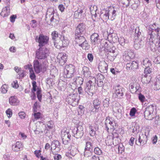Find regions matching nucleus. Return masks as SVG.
Returning <instances> with one entry per match:
<instances>
[{"mask_svg":"<svg viewBox=\"0 0 160 160\" xmlns=\"http://www.w3.org/2000/svg\"><path fill=\"white\" fill-rule=\"evenodd\" d=\"M49 38L48 36L44 35L43 34H40L38 37L37 36L35 38L36 41L39 43L38 46L42 47L47 44L49 41Z\"/></svg>","mask_w":160,"mask_h":160,"instance_id":"nucleus-4","label":"nucleus"},{"mask_svg":"<svg viewBox=\"0 0 160 160\" xmlns=\"http://www.w3.org/2000/svg\"><path fill=\"white\" fill-rule=\"evenodd\" d=\"M116 123L113 118L108 116L106 118L105 121V125L106 130L107 132L110 133L113 132L115 129V127Z\"/></svg>","mask_w":160,"mask_h":160,"instance_id":"nucleus-2","label":"nucleus"},{"mask_svg":"<svg viewBox=\"0 0 160 160\" xmlns=\"http://www.w3.org/2000/svg\"><path fill=\"white\" fill-rule=\"evenodd\" d=\"M32 92H34L36 90V88L37 87L36 82L35 81H33L32 82Z\"/></svg>","mask_w":160,"mask_h":160,"instance_id":"nucleus-50","label":"nucleus"},{"mask_svg":"<svg viewBox=\"0 0 160 160\" xmlns=\"http://www.w3.org/2000/svg\"><path fill=\"white\" fill-rule=\"evenodd\" d=\"M113 110L115 112H119V108L118 104H115L113 106L112 108Z\"/></svg>","mask_w":160,"mask_h":160,"instance_id":"nucleus-55","label":"nucleus"},{"mask_svg":"<svg viewBox=\"0 0 160 160\" xmlns=\"http://www.w3.org/2000/svg\"><path fill=\"white\" fill-rule=\"evenodd\" d=\"M17 16L16 15H11L10 18V21L13 22L15 21V20Z\"/></svg>","mask_w":160,"mask_h":160,"instance_id":"nucleus-63","label":"nucleus"},{"mask_svg":"<svg viewBox=\"0 0 160 160\" xmlns=\"http://www.w3.org/2000/svg\"><path fill=\"white\" fill-rule=\"evenodd\" d=\"M112 134V138H110V137H108L105 140L106 143L107 145L110 146L113 143V140L114 138V135L112 132H111Z\"/></svg>","mask_w":160,"mask_h":160,"instance_id":"nucleus-30","label":"nucleus"},{"mask_svg":"<svg viewBox=\"0 0 160 160\" xmlns=\"http://www.w3.org/2000/svg\"><path fill=\"white\" fill-rule=\"evenodd\" d=\"M47 125L48 128L50 129H52L53 127V122L51 121H48L47 122Z\"/></svg>","mask_w":160,"mask_h":160,"instance_id":"nucleus-53","label":"nucleus"},{"mask_svg":"<svg viewBox=\"0 0 160 160\" xmlns=\"http://www.w3.org/2000/svg\"><path fill=\"white\" fill-rule=\"evenodd\" d=\"M136 85V83H131L129 85V89L131 92L132 93L134 92L137 91V89L135 86Z\"/></svg>","mask_w":160,"mask_h":160,"instance_id":"nucleus-37","label":"nucleus"},{"mask_svg":"<svg viewBox=\"0 0 160 160\" xmlns=\"http://www.w3.org/2000/svg\"><path fill=\"white\" fill-rule=\"evenodd\" d=\"M89 130V132L90 135L91 136H94L96 134V128L98 127L97 124L94 122L89 124L88 125Z\"/></svg>","mask_w":160,"mask_h":160,"instance_id":"nucleus-14","label":"nucleus"},{"mask_svg":"<svg viewBox=\"0 0 160 160\" xmlns=\"http://www.w3.org/2000/svg\"><path fill=\"white\" fill-rule=\"evenodd\" d=\"M114 89V93L117 95V97L120 98L123 95V90L124 89L123 88L119 85H118L115 86Z\"/></svg>","mask_w":160,"mask_h":160,"instance_id":"nucleus-13","label":"nucleus"},{"mask_svg":"<svg viewBox=\"0 0 160 160\" xmlns=\"http://www.w3.org/2000/svg\"><path fill=\"white\" fill-rule=\"evenodd\" d=\"M101 102L98 98L95 99L93 102L94 108L96 110H98L100 108Z\"/></svg>","mask_w":160,"mask_h":160,"instance_id":"nucleus-26","label":"nucleus"},{"mask_svg":"<svg viewBox=\"0 0 160 160\" xmlns=\"http://www.w3.org/2000/svg\"><path fill=\"white\" fill-rule=\"evenodd\" d=\"M75 67L71 64L67 65L64 69L63 76L65 78H71L74 76Z\"/></svg>","mask_w":160,"mask_h":160,"instance_id":"nucleus-3","label":"nucleus"},{"mask_svg":"<svg viewBox=\"0 0 160 160\" xmlns=\"http://www.w3.org/2000/svg\"><path fill=\"white\" fill-rule=\"evenodd\" d=\"M88 58L90 62H92L93 59V56L92 53H89L88 54Z\"/></svg>","mask_w":160,"mask_h":160,"instance_id":"nucleus-57","label":"nucleus"},{"mask_svg":"<svg viewBox=\"0 0 160 160\" xmlns=\"http://www.w3.org/2000/svg\"><path fill=\"white\" fill-rule=\"evenodd\" d=\"M68 57L66 53L63 52L59 53L57 56L59 62L61 65H63L67 61Z\"/></svg>","mask_w":160,"mask_h":160,"instance_id":"nucleus-11","label":"nucleus"},{"mask_svg":"<svg viewBox=\"0 0 160 160\" xmlns=\"http://www.w3.org/2000/svg\"><path fill=\"white\" fill-rule=\"evenodd\" d=\"M80 46L83 49L85 50H88L89 48V46L86 39L85 41L83 42Z\"/></svg>","mask_w":160,"mask_h":160,"instance_id":"nucleus-33","label":"nucleus"},{"mask_svg":"<svg viewBox=\"0 0 160 160\" xmlns=\"http://www.w3.org/2000/svg\"><path fill=\"white\" fill-rule=\"evenodd\" d=\"M55 47L58 48L61 47H64L67 46L69 43V41L64 36H62L60 38L59 41L55 42Z\"/></svg>","mask_w":160,"mask_h":160,"instance_id":"nucleus-9","label":"nucleus"},{"mask_svg":"<svg viewBox=\"0 0 160 160\" xmlns=\"http://www.w3.org/2000/svg\"><path fill=\"white\" fill-rule=\"evenodd\" d=\"M138 99L141 102L143 103L145 101V96L141 93L138 94Z\"/></svg>","mask_w":160,"mask_h":160,"instance_id":"nucleus-49","label":"nucleus"},{"mask_svg":"<svg viewBox=\"0 0 160 160\" xmlns=\"http://www.w3.org/2000/svg\"><path fill=\"white\" fill-rule=\"evenodd\" d=\"M142 64L145 68H148L151 65V62L147 58H146L143 60Z\"/></svg>","mask_w":160,"mask_h":160,"instance_id":"nucleus-31","label":"nucleus"},{"mask_svg":"<svg viewBox=\"0 0 160 160\" xmlns=\"http://www.w3.org/2000/svg\"><path fill=\"white\" fill-rule=\"evenodd\" d=\"M85 26L83 23L79 24L76 28L75 34L81 35L85 30Z\"/></svg>","mask_w":160,"mask_h":160,"instance_id":"nucleus-15","label":"nucleus"},{"mask_svg":"<svg viewBox=\"0 0 160 160\" xmlns=\"http://www.w3.org/2000/svg\"><path fill=\"white\" fill-rule=\"evenodd\" d=\"M6 113L8 117L10 118L12 115V110L10 108H8L6 111Z\"/></svg>","mask_w":160,"mask_h":160,"instance_id":"nucleus-45","label":"nucleus"},{"mask_svg":"<svg viewBox=\"0 0 160 160\" xmlns=\"http://www.w3.org/2000/svg\"><path fill=\"white\" fill-rule=\"evenodd\" d=\"M18 75H19V77L20 78H23L25 76V71L23 70L20 71L18 73Z\"/></svg>","mask_w":160,"mask_h":160,"instance_id":"nucleus-59","label":"nucleus"},{"mask_svg":"<svg viewBox=\"0 0 160 160\" xmlns=\"http://www.w3.org/2000/svg\"><path fill=\"white\" fill-rule=\"evenodd\" d=\"M154 62L156 64L160 63V56H158L156 57L154 60Z\"/></svg>","mask_w":160,"mask_h":160,"instance_id":"nucleus-60","label":"nucleus"},{"mask_svg":"<svg viewBox=\"0 0 160 160\" xmlns=\"http://www.w3.org/2000/svg\"><path fill=\"white\" fill-rule=\"evenodd\" d=\"M41 150H36L34 151V154H35L36 157H37L38 158H39L41 156H40L41 155Z\"/></svg>","mask_w":160,"mask_h":160,"instance_id":"nucleus-51","label":"nucleus"},{"mask_svg":"<svg viewBox=\"0 0 160 160\" xmlns=\"http://www.w3.org/2000/svg\"><path fill=\"white\" fill-rule=\"evenodd\" d=\"M154 106L152 105H151L147 107L144 112V116L146 119L152 120L154 116Z\"/></svg>","mask_w":160,"mask_h":160,"instance_id":"nucleus-5","label":"nucleus"},{"mask_svg":"<svg viewBox=\"0 0 160 160\" xmlns=\"http://www.w3.org/2000/svg\"><path fill=\"white\" fill-rule=\"evenodd\" d=\"M10 10L9 6H7L4 8H3L0 13V15L3 17H7L9 14Z\"/></svg>","mask_w":160,"mask_h":160,"instance_id":"nucleus-23","label":"nucleus"},{"mask_svg":"<svg viewBox=\"0 0 160 160\" xmlns=\"http://www.w3.org/2000/svg\"><path fill=\"white\" fill-rule=\"evenodd\" d=\"M75 41L76 43L80 46L82 43L85 40V38L83 36H81V35L75 34Z\"/></svg>","mask_w":160,"mask_h":160,"instance_id":"nucleus-18","label":"nucleus"},{"mask_svg":"<svg viewBox=\"0 0 160 160\" xmlns=\"http://www.w3.org/2000/svg\"><path fill=\"white\" fill-rule=\"evenodd\" d=\"M137 112V110L135 108H132L130 110L129 115L131 117L134 116Z\"/></svg>","mask_w":160,"mask_h":160,"instance_id":"nucleus-48","label":"nucleus"},{"mask_svg":"<svg viewBox=\"0 0 160 160\" xmlns=\"http://www.w3.org/2000/svg\"><path fill=\"white\" fill-rule=\"evenodd\" d=\"M40 106L38 103L36 102L34 104L33 107V112H37V109L39 108Z\"/></svg>","mask_w":160,"mask_h":160,"instance_id":"nucleus-44","label":"nucleus"},{"mask_svg":"<svg viewBox=\"0 0 160 160\" xmlns=\"http://www.w3.org/2000/svg\"><path fill=\"white\" fill-rule=\"evenodd\" d=\"M77 152V148L74 146H72L69 152L66 153V155L67 156H69L70 154L72 156H74Z\"/></svg>","mask_w":160,"mask_h":160,"instance_id":"nucleus-21","label":"nucleus"},{"mask_svg":"<svg viewBox=\"0 0 160 160\" xmlns=\"http://www.w3.org/2000/svg\"><path fill=\"white\" fill-rule=\"evenodd\" d=\"M153 89L154 90H157L160 89V82H156L154 83L153 86Z\"/></svg>","mask_w":160,"mask_h":160,"instance_id":"nucleus-46","label":"nucleus"},{"mask_svg":"<svg viewBox=\"0 0 160 160\" xmlns=\"http://www.w3.org/2000/svg\"><path fill=\"white\" fill-rule=\"evenodd\" d=\"M83 10L82 9L78 10L75 11L74 14V18L75 19H80L82 16Z\"/></svg>","mask_w":160,"mask_h":160,"instance_id":"nucleus-29","label":"nucleus"},{"mask_svg":"<svg viewBox=\"0 0 160 160\" xmlns=\"http://www.w3.org/2000/svg\"><path fill=\"white\" fill-rule=\"evenodd\" d=\"M84 149L85 150H90L91 151H92V145L91 142L88 141L86 142Z\"/></svg>","mask_w":160,"mask_h":160,"instance_id":"nucleus-32","label":"nucleus"},{"mask_svg":"<svg viewBox=\"0 0 160 160\" xmlns=\"http://www.w3.org/2000/svg\"><path fill=\"white\" fill-rule=\"evenodd\" d=\"M94 152L96 154L99 155H101L102 153V150L98 147L94 148Z\"/></svg>","mask_w":160,"mask_h":160,"instance_id":"nucleus-41","label":"nucleus"},{"mask_svg":"<svg viewBox=\"0 0 160 160\" xmlns=\"http://www.w3.org/2000/svg\"><path fill=\"white\" fill-rule=\"evenodd\" d=\"M126 68L128 70H130L133 69L131 63H128L127 64Z\"/></svg>","mask_w":160,"mask_h":160,"instance_id":"nucleus-64","label":"nucleus"},{"mask_svg":"<svg viewBox=\"0 0 160 160\" xmlns=\"http://www.w3.org/2000/svg\"><path fill=\"white\" fill-rule=\"evenodd\" d=\"M95 81V78H93L85 83L84 91L89 95L92 96L97 91V87L96 86Z\"/></svg>","mask_w":160,"mask_h":160,"instance_id":"nucleus-1","label":"nucleus"},{"mask_svg":"<svg viewBox=\"0 0 160 160\" xmlns=\"http://www.w3.org/2000/svg\"><path fill=\"white\" fill-rule=\"evenodd\" d=\"M109 99L108 98H106L103 101V106L104 107H108L109 106Z\"/></svg>","mask_w":160,"mask_h":160,"instance_id":"nucleus-47","label":"nucleus"},{"mask_svg":"<svg viewBox=\"0 0 160 160\" xmlns=\"http://www.w3.org/2000/svg\"><path fill=\"white\" fill-rule=\"evenodd\" d=\"M109 15L108 12V10H106L105 13L104 14L103 18L105 20H108L109 19Z\"/></svg>","mask_w":160,"mask_h":160,"instance_id":"nucleus-56","label":"nucleus"},{"mask_svg":"<svg viewBox=\"0 0 160 160\" xmlns=\"http://www.w3.org/2000/svg\"><path fill=\"white\" fill-rule=\"evenodd\" d=\"M66 101L68 104L72 106H75L78 104L79 101L78 94H70L66 99Z\"/></svg>","mask_w":160,"mask_h":160,"instance_id":"nucleus-6","label":"nucleus"},{"mask_svg":"<svg viewBox=\"0 0 160 160\" xmlns=\"http://www.w3.org/2000/svg\"><path fill=\"white\" fill-rule=\"evenodd\" d=\"M51 35L52 39L54 41V46H55V42H58L60 39L58 38V33L56 31H54L52 32Z\"/></svg>","mask_w":160,"mask_h":160,"instance_id":"nucleus-25","label":"nucleus"},{"mask_svg":"<svg viewBox=\"0 0 160 160\" xmlns=\"http://www.w3.org/2000/svg\"><path fill=\"white\" fill-rule=\"evenodd\" d=\"M83 80L81 77H79L78 78L76 79V82L77 83L78 82L80 84H82L83 83Z\"/></svg>","mask_w":160,"mask_h":160,"instance_id":"nucleus-62","label":"nucleus"},{"mask_svg":"<svg viewBox=\"0 0 160 160\" xmlns=\"http://www.w3.org/2000/svg\"><path fill=\"white\" fill-rule=\"evenodd\" d=\"M82 71L85 77H88L90 76L91 73L88 67L84 66L83 68Z\"/></svg>","mask_w":160,"mask_h":160,"instance_id":"nucleus-28","label":"nucleus"},{"mask_svg":"<svg viewBox=\"0 0 160 160\" xmlns=\"http://www.w3.org/2000/svg\"><path fill=\"white\" fill-rule=\"evenodd\" d=\"M8 86L6 84H4L1 87V92L2 93H7L8 89Z\"/></svg>","mask_w":160,"mask_h":160,"instance_id":"nucleus-36","label":"nucleus"},{"mask_svg":"<svg viewBox=\"0 0 160 160\" xmlns=\"http://www.w3.org/2000/svg\"><path fill=\"white\" fill-rule=\"evenodd\" d=\"M33 67L34 71L37 73H39L42 70V65L38 60L34 61Z\"/></svg>","mask_w":160,"mask_h":160,"instance_id":"nucleus-17","label":"nucleus"},{"mask_svg":"<svg viewBox=\"0 0 160 160\" xmlns=\"http://www.w3.org/2000/svg\"><path fill=\"white\" fill-rule=\"evenodd\" d=\"M92 155V151L84 150V155L86 158L91 157Z\"/></svg>","mask_w":160,"mask_h":160,"instance_id":"nucleus-40","label":"nucleus"},{"mask_svg":"<svg viewBox=\"0 0 160 160\" xmlns=\"http://www.w3.org/2000/svg\"><path fill=\"white\" fill-rule=\"evenodd\" d=\"M108 11L110 17V19L112 20H113L116 15V11L113 8H110L108 9Z\"/></svg>","mask_w":160,"mask_h":160,"instance_id":"nucleus-24","label":"nucleus"},{"mask_svg":"<svg viewBox=\"0 0 160 160\" xmlns=\"http://www.w3.org/2000/svg\"><path fill=\"white\" fill-rule=\"evenodd\" d=\"M98 68L99 71L102 73H106L108 69V65L105 61H100L99 63Z\"/></svg>","mask_w":160,"mask_h":160,"instance_id":"nucleus-12","label":"nucleus"},{"mask_svg":"<svg viewBox=\"0 0 160 160\" xmlns=\"http://www.w3.org/2000/svg\"><path fill=\"white\" fill-rule=\"evenodd\" d=\"M58 8L61 12H63L65 9L64 6L62 4H59L58 6Z\"/></svg>","mask_w":160,"mask_h":160,"instance_id":"nucleus-58","label":"nucleus"},{"mask_svg":"<svg viewBox=\"0 0 160 160\" xmlns=\"http://www.w3.org/2000/svg\"><path fill=\"white\" fill-rule=\"evenodd\" d=\"M9 102L12 106H16L19 105L20 101L17 96H13L10 97L9 98Z\"/></svg>","mask_w":160,"mask_h":160,"instance_id":"nucleus-16","label":"nucleus"},{"mask_svg":"<svg viewBox=\"0 0 160 160\" xmlns=\"http://www.w3.org/2000/svg\"><path fill=\"white\" fill-rule=\"evenodd\" d=\"M94 7H92L91 6L90 8L91 13L92 17L93 16L95 17H96L97 16L96 12L97 10V9L95 8V9H94Z\"/></svg>","mask_w":160,"mask_h":160,"instance_id":"nucleus-43","label":"nucleus"},{"mask_svg":"<svg viewBox=\"0 0 160 160\" xmlns=\"http://www.w3.org/2000/svg\"><path fill=\"white\" fill-rule=\"evenodd\" d=\"M54 10L53 8H48L47 11L46 18L47 19L50 18L53 15H54Z\"/></svg>","mask_w":160,"mask_h":160,"instance_id":"nucleus-27","label":"nucleus"},{"mask_svg":"<svg viewBox=\"0 0 160 160\" xmlns=\"http://www.w3.org/2000/svg\"><path fill=\"white\" fill-rule=\"evenodd\" d=\"M91 43L93 46L97 45L99 42V36L97 33H94L90 36Z\"/></svg>","mask_w":160,"mask_h":160,"instance_id":"nucleus-10","label":"nucleus"},{"mask_svg":"<svg viewBox=\"0 0 160 160\" xmlns=\"http://www.w3.org/2000/svg\"><path fill=\"white\" fill-rule=\"evenodd\" d=\"M84 107L83 106L79 105L78 109V114L82 116L84 114Z\"/></svg>","mask_w":160,"mask_h":160,"instance_id":"nucleus-35","label":"nucleus"},{"mask_svg":"<svg viewBox=\"0 0 160 160\" xmlns=\"http://www.w3.org/2000/svg\"><path fill=\"white\" fill-rule=\"evenodd\" d=\"M48 52V50L45 48L40 47L36 53V56L38 59H43L47 57V55Z\"/></svg>","mask_w":160,"mask_h":160,"instance_id":"nucleus-8","label":"nucleus"},{"mask_svg":"<svg viewBox=\"0 0 160 160\" xmlns=\"http://www.w3.org/2000/svg\"><path fill=\"white\" fill-rule=\"evenodd\" d=\"M33 115L35 119L37 120L42 118V115L40 112H33Z\"/></svg>","mask_w":160,"mask_h":160,"instance_id":"nucleus-38","label":"nucleus"},{"mask_svg":"<svg viewBox=\"0 0 160 160\" xmlns=\"http://www.w3.org/2000/svg\"><path fill=\"white\" fill-rule=\"evenodd\" d=\"M23 147L22 143L19 141L16 142L15 144L12 146V150L15 152H18L20 150V148Z\"/></svg>","mask_w":160,"mask_h":160,"instance_id":"nucleus-22","label":"nucleus"},{"mask_svg":"<svg viewBox=\"0 0 160 160\" xmlns=\"http://www.w3.org/2000/svg\"><path fill=\"white\" fill-rule=\"evenodd\" d=\"M116 149H118L119 153H122L124 150V148L122 143H120L116 147Z\"/></svg>","mask_w":160,"mask_h":160,"instance_id":"nucleus-34","label":"nucleus"},{"mask_svg":"<svg viewBox=\"0 0 160 160\" xmlns=\"http://www.w3.org/2000/svg\"><path fill=\"white\" fill-rule=\"evenodd\" d=\"M12 87L15 88H17L19 86L18 84V81L17 80H16L14 81H13L12 83Z\"/></svg>","mask_w":160,"mask_h":160,"instance_id":"nucleus-54","label":"nucleus"},{"mask_svg":"<svg viewBox=\"0 0 160 160\" xmlns=\"http://www.w3.org/2000/svg\"><path fill=\"white\" fill-rule=\"evenodd\" d=\"M61 137L63 143L64 144H67L70 140L71 136L69 131L62 130L61 132Z\"/></svg>","mask_w":160,"mask_h":160,"instance_id":"nucleus-7","label":"nucleus"},{"mask_svg":"<svg viewBox=\"0 0 160 160\" xmlns=\"http://www.w3.org/2000/svg\"><path fill=\"white\" fill-rule=\"evenodd\" d=\"M49 19L51 22L52 24H57L59 22V16L57 13H55L54 15H53Z\"/></svg>","mask_w":160,"mask_h":160,"instance_id":"nucleus-20","label":"nucleus"},{"mask_svg":"<svg viewBox=\"0 0 160 160\" xmlns=\"http://www.w3.org/2000/svg\"><path fill=\"white\" fill-rule=\"evenodd\" d=\"M37 98L39 101L41 102L42 100V94H41V90L40 89L38 88L37 92Z\"/></svg>","mask_w":160,"mask_h":160,"instance_id":"nucleus-42","label":"nucleus"},{"mask_svg":"<svg viewBox=\"0 0 160 160\" xmlns=\"http://www.w3.org/2000/svg\"><path fill=\"white\" fill-rule=\"evenodd\" d=\"M133 69H136L138 68V64L135 61H133L131 63Z\"/></svg>","mask_w":160,"mask_h":160,"instance_id":"nucleus-61","label":"nucleus"},{"mask_svg":"<svg viewBox=\"0 0 160 160\" xmlns=\"http://www.w3.org/2000/svg\"><path fill=\"white\" fill-rule=\"evenodd\" d=\"M138 140L140 145H144L147 142V137L143 133H141L139 135Z\"/></svg>","mask_w":160,"mask_h":160,"instance_id":"nucleus-19","label":"nucleus"},{"mask_svg":"<svg viewBox=\"0 0 160 160\" xmlns=\"http://www.w3.org/2000/svg\"><path fill=\"white\" fill-rule=\"evenodd\" d=\"M29 77L33 81L35 80H36V76L34 71H31L29 72Z\"/></svg>","mask_w":160,"mask_h":160,"instance_id":"nucleus-39","label":"nucleus"},{"mask_svg":"<svg viewBox=\"0 0 160 160\" xmlns=\"http://www.w3.org/2000/svg\"><path fill=\"white\" fill-rule=\"evenodd\" d=\"M18 114L20 118L21 119H24L26 115L25 113L23 111L20 112Z\"/></svg>","mask_w":160,"mask_h":160,"instance_id":"nucleus-52","label":"nucleus"}]
</instances>
